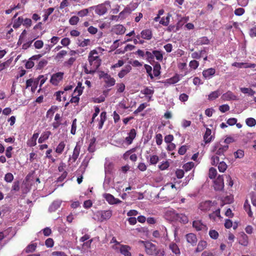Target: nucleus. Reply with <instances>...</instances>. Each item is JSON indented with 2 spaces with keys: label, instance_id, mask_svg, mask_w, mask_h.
I'll use <instances>...</instances> for the list:
<instances>
[{
  "label": "nucleus",
  "instance_id": "f257e3e1",
  "mask_svg": "<svg viewBox=\"0 0 256 256\" xmlns=\"http://www.w3.org/2000/svg\"><path fill=\"white\" fill-rule=\"evenodd\" d=\"M88 60L90 66L95 69H98L101 64L102 60L98 55V52L95 50L90 52Z\"/></svg>",
  "mask_w": 256,
  "mask_h": 256
},
{
  "label": "nucleus",
  "instance_id": "f03ea898",
  "mask_svg": "<svg viewBox=\"0 0 256 256\" xmlns=\"http://www.w3.org/2000/svg\"><path fill=\"white\" fill-rule=\"evenodd\" d=\"M106 5L110 6V2H106L104 4H98L96 6H91L90 8V9H94L96 13L101 16L106 14L108 10V8L106 7Z\"/></svg>",
  "mask_w": 256,
  "mask_h": 256
},
{
  "label": "nucleus",
  "instance_id": "7ed1b4c3",
  "mask_svg": "<svg viewBox=\"0 0 256 256\" xmlns=\"http://www.w3.org/2000/svg\"><path fill=\"white\" fill-rule=\"evenodd\" d=\"M144 247L146 252L149 255H153L156 252V246L150 242H144Z\"/></svg>",
  "mask_w": 256,
  "mask_h": 256
},
{
  "label": "nucleus",
  "instance_id": "20e7f679",
  "mask_svg": "<svg viewBox=\"0 0 256 256\" xmlns=\"http://www.w3.org/2000/svg\"><path fill=\"white\" fill-rule=\"evenodd\" d=\"M103 197L110 204H118L122 202L121 200L115 198L112 195L110 194H103Z\"/></svg>",
  "mask_w": 256,
  "mask_h": 256
},
{
  "label": "nucleus",
  "instance_id": "39448f33",
  "mask_svg": "<svg viewBox=\"0 0 256 256\" xmlns=\"http://www.w3.org/2000/svg\"><path fill=\"white\" fill-rule=\"evenodd\" d=\"M224 187L222 176H219L214 181V189L216 190H222Z\"/></svg>",
  "mask_w": 256,
  "mask_h": 256
},
{
  "label": "nucleus",
  "instance_id": "423d86ee",
  "mask_svg": "<svg viewBox=\"0 0 256 256\" xmlns=\"http://www.w3.org/2000/svg\"><path fill=\"white\" fill-rule=\"evenodd\" d=\"M63 75L64 73L61 72L54 74L50 78V82L53 84L57 85L60 80H62Z\"/></svg>",
  "mask_w": 256,
  "mask_h": 256
},
{
  "label": "nucleus",
  "instance_id": "0eeeda50",
  "mask_svg": "<svg viewBox=\"0 0 256 256\" xmlns=\"http://www.w3.org/2000/svg\"><path fill=\"white\" fill-rule=\"evenodd\" d=\"M186 241L188 243L190 244L192 246H194L197 243V238L196 234L190 233L186 236Z\"/></svg>",
  "mask_w": 256,
  "mask_h": 256
},
{
  "label": "nucleus",
  "instance_id": "6e6552de",
  "mask_svg": "<svg viewBox=\"0 0 256 256\" xmlns=\"http://www.w3.org/2000/svg\"><path fill=\"white\" fill-rule=\"evenodd\" d=\"M228 148V145H226L218 148V144H216L213 149V152H216V154L218 156L224 155V154L226 152Z\"/></svg>",
  "mask_w": 256,
  "mask_h": 256
},
{
  "label": "nucleus",
  "instance_id": "1a4fd4ad",
  "mask_svg": "<svg viewBox=\"0 0 256 256\" xmlns=\"http://www.w3.org/2000/svg\"><path fill=\"white\" fill-rule=\"evenodd\" d=\"M80 148V146L76 144L74 148L72 156H70L69 158L70 162H76L79 156Z\"/></svg>",
  "mask_w": 256,
  "mask_h": 256
},
{
  "label": "nucleus",
  "instance_id": "9d476101",
  "mask_svg": "<svg viewBox=\"0 0 256 256\" xmlns=\"http://www.w3.org/2000/svg\"><path fill=\"white\" fill-rule=\"evenodd\" d=\"M222 98L224 100H237V97L232 92L228 91L223 94Z\"/></svg>",
  "mask_w": 256,
  "mask_h": 256
},
{
  "label": "nucleus",
  "instance_id": "9b49d317",
  "mask_svg": "<svg viewBox=\"0 0 256 256\" xmlns=\"http://www.w3.org/2000/svg\"><path fill=\"white\" fill-rule=\"evenodd\" d=\"M100 213L102 221L110 219L112 216V211L110 210L101 211Z\"/></svg>",
  "mask_w": 256,
  "mask_h": 256
},
{
  "label": "nucleus",
  "instance_id": "f8f14e48",
  "mask_svg": "<svg viewBox=\"0 0 256 256\" xmlns=\"http://www.w3.org/2000/svg\"><path fill=\"white\" fill-rule=\"evenodd\" d=\"M136 130L135 129L132 128L128 133V136L126 138V141L128 144H130L132 143V140L136 138Z\"/></svg>",
  "mask_w": 256,
  "mask_h": 256
},
{
  "label": "nucleus",
  "instance_id": "ddd939ff",
  "mask_svg": "<svg viewBox=\"0 0 256 256\" xmlns=\"http://www.w3.org/2000/svg\"><path fill=\"white\" fill-rule=\"evenodd\" d=\"M102 74H104L103 78L105 80V82L108 86H112L114 84L115 80L114 78H111L110 75L104 72H102Z\"/></svg>",
  "mask_w": 256,
  "mask_h": 256
},
{
  "label": "nucleus",
  "instance_id": "4468645a",
  "mask_svg": "<svg viewBox=\"0 0 256 256\" xmlns=\"http://www.w3.org/2000/svg\"><path fill=\"white\" fill-rule=\"evenodd\" d=\"M192 226L197 230H201L206 228V226L200 220H194L193 222Z\"/></svg>",
  "mask_w": 256,
  "mask_h": 256
},
{
  "label": "nucleus",
  "instance_id": "2eb2a0df",
  "mask_svg": "<svg viewBox=\"0 0 256 256\" xmlns=\"http://www.w3.org/2000/svg\"><path fill=\"white\" fill-rule=\"evenodd\" d=\"M216 72V70L212 68H210L202 72L203 76L206 78H210Z\"/></svg>",
  "mask_w": 256,
  "mask_h": 256
},
{
  "label": "nucleus",
  "instance_id": "dca6fc26",
  "mask_svg": "<svg viewBox=\"0 0 256 256\" xmlns=\"http://www.w3.org/2000/svg\"><path fill=\"white\" fill-rule=\"evenodd\" d=\"M212 130L208 128H206V131L204 136V139L205 142V143H209L212 140V136H211Z\"/></svg>",
  "mask_w": 256,
  "mask_h": 256
},
{
  "label": "nucleus",
  "instance_id": "f3484780",
  "mask_svg": "<svg viewBox=\"0 0 256 256\" xmlns=\"http://www.w3.org/2000/svg\"><path fill=\"white\" fill-rule=\"evenodd\" d=\"M130 248L128 246L122 245L120 248V252L124 256H131V254L130 252Z\"/></svg>",
  "mask_w": 256,
  "mask_h": 256
},
{
  "label": "nucleus",
  "instance_id": "a211bd4d",
  "mask_svg": "<svg viewBox=\"0 0 256 256\" xmlns=\"http://www.w3.org/2000/svg\"><path fill=\"white\" fill-rule=\"evenodd\" d=\"M132 70V67L130 65L126 66L124 68H123L118 73V76L120 78H124L127 74H128Z\"/></svg>",
  "mask_w": 256,
  "mask_h": 256
},
{
  "label": "nucleus",
  "instance_id": "6ab92c4d",
  "mask_svg": "<svg viewBox=\"0 0 256 256\" xmlns=\"http://www.w3.org/2000/svg\"><path fill=\"white\" fill-rule=\"evenodd\" d=\"M142 37L146 40H150L152 38V31L150 30H144L141 32Z\"/></svg>",
  "mask_w": 256,
  "mask_h": 256
},
{
  "label": "nucleus",
  "instance_id": "aec40b11",
  "mask_svg": "<svg viewBox=\"0 0 256 256\" xmlns=\"http://www.w3.org/2000/svg\"><path fill=\"white\" fill-rule=\"evenodd\" d=\"M106 119V112H103L100 114V120L98 123V128L102 129L104 122Z\"/></svg>",
  "mask_w": 256,
  "mask_h": 256
},
{
  "label": "nucleus",
  "instance_id": "412c9836",
  "mask_svg": "<svg viewBox=\"0 0 256 256\" xmlns=\"http://www.w3.org/2000/svg\"><path fill=\"white\" fill-rule=\"evenodd\" d=\"M206 246L207 243L206 241L200 240L198 244V246L196 250V252H202L206 248Z\"/></svg>",
  "mask_w": 256,
  "mask_h": 256
},
{
  "label": "nucleus",
  "instance_id": "4be33fe9",
  "mask_svg": "<svg viewBox=\"0 0 256 256\" xmlns=\"http://www.w3.org/2000/svg\"><path fill=\"white\" fill-rule=\"evenodd\" d=\"M239 244L244 246H246L248 244V237L245 234H241Z\"/></svg>",
  "mask_w": 256,
  "mask_h": 256
},
{
  "label": "nucleus",
  "instance_id": "5701e85b",
  "mask_svg": "<svg viewBox=\"0 0 256 256\" xmlns=\"http://www.w3.org/2000/svg\"><path fill=\"white\" fill-rule=\"evenodd\" d=\"M39 134L38 133H35L33 134L32 138L28 142V144L30 146H34L36 143V140L38 137Z\"/></svg>",
  "mask_w": 256,
  "mask_h": 256
},
{
  "label": "nucleus",
  "instance_id": "b1692460",
  "mask_svg": "<svg viewBox=\"0 0 256 256\" xmlns=\"http://www.w3.org/2000/svg\"><path fill=\"white\" fill-rule=\"evenodd\" d=\"M141 92L146 96H149L148 98L149 100H150L152 96V95L154 93V90L150 89L146 87L144 88L143 90H142L141 91Z\"/></svg>",
  "mask_w": 256,
  "mask_h": 256
},
{
  "label": "nucleus",
  "instance_id": "393cba45",
  "mask_svg": "<svg viewBox=\"0 0 256 256\" xmlns=\"http://www.w3.org/2000/svg\"><path fill=\"white\" fill-rule=\"evenodd\" d=\"M210 201H206L204 202H202L200 204V208L201 210L206 211L210 210Z\"/></svg>",
  "mask_w": 256,
  "mask_h": 256
},
{
  "label": "nucleus",
  "instance_id": "a878e982",
  "mask_svg": "<svg viewBox=\"0 0 256 256\" xmlns=\"http://www.w3.org/2000/svg\"><path fill=\"white\" fill-rule=\"evenodd\" d=\"M61 202L58 200L54 201L50 206L49 210L50 212H54L60 206Z\"/></svg>",
  "mask_w": 256,
  "mask_h": 256
},
{
  "label": "nucleus",
  "instance_id": "bb28decb",
  "mask_svg": "<svg viewBox=\"0 0 256 256\" xmlns=\"http://www.w3.org/2000/svg\"><path fill=\"white\" fill-rule=\"evenodd\" d=\"M51 132L50 131L44 132L38 138V142L40 144L42 143L44 140L48 138Z\"/></svg>",
  "mask_w": 256,
  "mask_h": 256
},
{
  "label": "nucleus",
  "instance_id": "cd10ccee",
  "mask_svg": "<svg viewBox=\"0 0 256 256\" xmlns=\"http://www.w3.org/2000/svg\"><path fill=\"white\" fill-rule=\"evenodd\" d=\"M220 94V92L218 90L212 92L208 96V99L210 100H213L218 98Z\"/></svg>",
  "mask_w": 256,
  "mask_h": 256
},
{
  "label": "nucleus",
  "instance_id": "c85d7f7f",
  "mask_svg": "<svg viewBox=\"0 0 256 256\" xmlns=\"http://www.w3.org/2000/svg\"><path fill=\"white\" fill-rule=\"evenodd\" d=\"M244 208L246 211L248 212V214L249 216L252 217V212L250 208V206L248 202V200H246L244 202Z\"/></svg>",
  "mask_w": 256,
  "mask_h": 256
},
{
  "label": "nucleus",
  "instance_id": "c756f323",
  "mask_svg": "<svg viewBox=\"0 0 256 256\" xmlns=\"http://www.w3.org/2000/svg\"><path fill=\"white\" fill-rule=\"evenodd\" d=\"M176 218L184 224L187 223L188 221L187 216L182 214H176Z\"/></svg>",
  "mask_w": 256,
  "mask_h": 256
},
{
  "label": "nucleus",
  "instance_id": "7c9ffc66",
  "mask_svg": "<svg viewBox=\"0 0 256 256\" xmlns=\"http://www.w3.org/2000/svg\"><path fill=\"white\" fill-rule=\"evenodd\" d=\"M160 65L158 63L156 64L154 66L153 72L154 76H158L160 74Z\"/></svg>",
  "mask_w": 256,
  "mask_h": 256
},
{
  "label": "nucleus",
  "instance_id": "2f4dec72",
  "mask_svg": "<svg viewBox=\"0 0 256 256\" xmlns=\"http://www.w3.org/2000/svg\"><path fill=\"white\" fill-rule=\"evenodd\" d=\"M240 91L244 94H248L250 96H253L255 94V92L251 88H242Z\"/></svg>",
  "mask_w": 256,
  "mask_h": 256
},
{
  "label": "nucleus",
  "instance_id": "473e14b6",
  "mask_svg": "<svg viewBox=\"0 0 256 256\" xmlns=\"http://www.w3.org/2000/svg\"><path fill=\"white\" fill-rule=\"evenodd\" d=\"M227 167L226 164L223 161L218 163V169L220 172H224L226 170Z\"/></svg>",
  "mask_w": 256,
  "mask_h": 256
},
{
  "label": "nucleus",
  "instance_id": "72a5a7b5",
  "mask_svg": "<svg viewBox=\"0 0 256 256\" xmlns=\"http://www.w3.org/2000/svg\"><path fill=\"white\" fill-rule=\"evenodd\" d=\"M24 20L22 18L18 17L16 20L13 24V28H18L22 23Z\"/></svg>",
  "mask_w": 256,
  "mask_h": 256
},
{
  "label": "nucleus",
  "instance_id": "f704fd0d",
  "mask_svg": "<svg viewBox=\"0 0 256 256\" xmlns=\"http://www.w3.org/2000/svg\"><path fill=\"white\" fill-rule=\"evenodd\" d=\"M170 248L172 252L175 254H179L180 253V249L176 244H172L170 245Z\"/></svg>",
  "mask_w": 256,
  "mask_h": 256
},
{
  "label": "nucleus",
  "instance_id": "c9c22d12",
  "mask_svg": "<svg viewBox=\"0 0 256 256\" xmlns=\"http://www.w3.org/2000/svg\"><path fill=\"white\" fill-rule=\"evenodd\" d=\"M36 247V244H32L27 246L26 248V253L32 252L35 250Z\"/></svg>",
  "mask_w": 256,
  "mask_h": 256
},
{
  "label": "nucleus",
  "instance_id": "e433bc0d",
  "mask_svg": "<svg viewBox=\"0 0 256 256\" xmlns=\"http://www.w3.org/2000/svg\"><path fill=\"white\" fill-rule=\"evenodd\" d=\"M12 62V60H6V62H2L0 64V72H2L4 69L8 68L10 63Z\"/></svg>",
  "mask_w": 256,
  "mask_h": 256
},
{
  "label": "nucleus",
  "instance_id": "4c0bfd02",
  "mask_svg": "<svg viewBox=\"0 0 256 256\" xmlns=\"http://www.w3.org/2000/svg\"><path fill=\"white\" fill-rule=\"evenodd\" d=\"M54 10V8H48V9H47L46 10L44 14V21H46L48 20V16L52 13Z\"/></svg>",
  "mask_w": 256,
  "mask_h": 256
},
{
  "label": "nucleus",
  "instance_id": "58836bf2",
  "mask_svg": "<svg viewBox=\"0 0 256 256\" xmlns=\"http://www.w3.org/2000/svg\"><path fill=\"white\" fill-rule=\"evenodd\" d=\"M65 147V144L64 142H60L56 147V152L58 154H62L64 148Z\"/></svg>",
  "mask_w": 256,
  "mask_h": 256
},
{
  "label": "nucleus",
  "instance_id": "ea45409f",
  "mask_svg": "<svg viewBox=\"0 0 256 256\" xmlns=\"http://www.w3.org/2000/svg\"><path fill=\"white\" fill-rule=\"evenodd\" d=\"M246 122L248 126L252 127L256 125V120L254 118H250L246 120Z\"/></svg>",
  "mask_w": 256,
  "mask_h": 256
},
{
  "label": "nucleus",
  "instance_id": "a19ab883",
  "mask_svg": "<svg viewBox=\"0 0 256 256\" xmlns=\"http://www.w3.org/2000/svg\"><path fill=\"white\" fill-rule=\"evenodd\" d=\"M83 88L84 87H82V83L81 82H78V86L74 91V92H78V96H80L82 94Z\"/></svg>",
  "mask_w": 256,
  "mask_h": 256
},
{
  "label": "nucleus",
  "instance_id": "79ce46f5",
  "mask_svg": "<svg viewBox=\"0 0 256 256\" xmlns=\"http://www.w3.org/2000/svg\"><path fill=\"white\" fill-rule=\"evenodd\" d=\"M153 54H154V57H156L157 60H162L163 56L160 52L158 50H153Z\"/></svg>",
  "mask_w": 256,
  "mask_h": 256
},
{
  "label": "nucleus",
  "instance_id": "37998d69",
  "mask_svg": "<svg viewBox=\"0 0 256 256\" xmlns=\"http://www.w3.org/2000/svg\"><path fill=\"white\" fill-rule=\"evenodd\" d=\"M216 170L214 168H211L209 170V178L210 179H214L215 178L216 175Z\"/></svg>",
  "mask_w": 256,
  "mask_h": 256
},
{
  "label": "nucleus",
  "instance_id": "c03bdc74",
  "mask_svg": "<svg viewBox=\"0 0 256 256\" xmlns=\"http://www.w3.org/2000/svg\"><path fill=\"white\" fill-rule=\"evenodd\" d=\"M179 81L178 76L176 75L172 78L167 80V82L169 84H174Z\"/></svg>",
  "mask_w": 256,
  "mask_h": 256
},
{
  "label": "nucleus",
  "instance_id": "a18cd8bd",
  "mask_svg": "<svg viewBox=\"0 0 256 256\" xmlns=\"http://www.w3.org/2000/svg\"><path fill=\"white\" fill-rule=\"evenodd\" d=\"M67 54V52L66 50H61L57 54L56 58L58 60V61L60 60L64 56Z\"/></svg>",
  "mask_w": 256,
  "mask_h": 256
},
{
  "label": "nucleus",
  "instance_id": "49530a36",
  "mask_svg": "<svg viewBox=\"0 0 256 256\" xmlns=\"http://www.w3.org/2000/svg\"><path fill=\"white\" fill-rule=\"evenodd\" d=\"M159 158L158 156L156 155H153L150 156V162L151 164H156L158 161Z\"/></svg>",
  "mask_w": 256,
  "mask_h": 256
},
{
  "label": "nucleus",
  "instance_id": "de8ad7c7",
  "mask_svg": "<svg viewBox=\"0 0 256 256\" xmlns=\"http://www.w3.org/2000/svg\"><path fill=\"white\" fill-rule=\"evenodd\" d=\"M90 39H84L83 41L80 42L78 43L79 46L84 47L90 44Z\"/></svg>",
  "mask_w": 256,
  "mask_h": 256
},
{
  "label": "nucleus",
  "instance_id": "09e8293b",
  "mask_svg": "<svg viewBox=\"0 0 256 256\" xmlns=\"http://www.w3.org/2000/svg\"><path fill=\"white\" fill-rule=\"evenodd\" d=\"M79 21V18L76 16H72L69 20V22L71 25H76Z\"/></svg>",
  "mask_w": 256,
  "mask_h": 256
},
{
  "label": "nucleus",
  "instance_id": "8fccbe9b",
  "mask_svg": "<svg viewBox=\"0 0 256 256\" xmlns=\"http://www.w3.org/2000/svg\"><path fill=\"white\" fill-rule=\"evenodd\" d=\"M234 155L236 158H241L244 156V152L241 150H238L234 153Z\"/></svg>",
  "mask_w": 256,
  "mask_h": 256
},
{
  "label": "nucleus",
  "instance_id": "3c124183",
  "mask_svg": "<svg viewBox=\"0 0 256 256\" xmlns=\"http://www.w3.org/2000/svg\"><path fill=\"white\" fill-rule=\"evenodd\" d=\"M48 64V61L46 60H42L38 62L37 66V69L40 70L43 68Z\"/></svg>",
  "mask_w": 256,
  "mask_h": 256
},
{
  "label": "nucleus",
  "instance_id": "603ef678",
  "mask_svg": "<svg viewBox=\"0 0 256 256\" xmlns=\"http://www.w3.org/2000/svg\"><path fill=\"white\" fill-rule=\"evenodd\" d=\"M14 179V176L11 173H7L4 176V180L8 182H10Z\"/></svg>",
  "mask_w": 256,
  "mask_h": 256
},
{
  "label": "nucleus",
  "instance_id": "864d4df0",
  "mask_svg": "<svg viewBox=\"0 0 256 256\" xmlns=\"http://www.w3.org/2000/svg\"><path fill=\"white\" fill-rule=\"evenodd\" d=\"M209 235L210 237L213 239H216L218 238V234L215 230H210L209 232Z\"/></svg>",
  "mask_w": 256,
  "mask_h": 256
},
{
  "label": "nucleus",
  "instance_id": "5fc2aeb1",
  "mask_svg": "<svg viewBox=\"0 0 256 256\" xmlns=\"http://www.w3.org/2000/svg\"><path fill=\"white\" fill-rule=\"evenodd\" d=\"M194 166V164L192 162H188L184 164L183 168L186 170L188 171L191 170Z\"/></svg>",
  "mask_w": 256,
  "mask_h": 256
},
{
  "label": "nucleus",
  "instance_id": "6e6d98bb",
  "mask_svg": "<svg viewBox=\"0 0 256 256\" xmlns=\"http://www.w3.org/2000/svg\"><path fill=\"white\" fill-rule=\"evenodd\" d=\"M44 46V42L41 40H38L35 42L34 46L36 48L40 49L41 48Z\"/></svg>",
  "mask_w": 256,
  "mask_h": 256
},
{
  "label": "nucleus",
  "instance_id": "4d7b16f0",
  "mask_svg": "<svg viewBox=\"0 0 256 256\" xmlns=\"http://www.w3.org/2000/svg\"><path fill=\"white\" fill-rule=\"evenodd\" d=\"M204 51L202 50L200 52H194L192 54V57L193 58L199 59L202 56Z\"/></svg>",
  "mask_w": 256,
  "mask_h": 256
},
{
  "label": "nucleus",
  "instance_id": "13d9d810",
  "mask_svg": "<svg viewBox=\"0 0 256 256\" xmlns=\"http://www.w3.org/2000/svg\"><path fill=\"white\" fill-rule=\"evenodd\" d=\"M156 142L158 145H160L162 141V136L160 134H156Z\"/></svg>",
  "mask_w": 256,
  "mask_h": 256
},
{
  "label": "nucleus",
  "instance_id": "bf43d9fd",
  "mask_svg": "<svg viewBox=\"0 0 256 256\" xmlns=\"http://www.w3.org/2000/svg\"><path fill=\"white\" fill-rule=\"evenodd\" d=\"M54 240L51 238H48L45 242V244L48 248H52L54 246Z\"/></svg>",
  "mask_w": 256,
  "mask_h": 256
},
{
  "label": "nucleus",
  "instance_id": "052dcab7",
  "mask_svg": "<svg viewBox=\"0 0 256 256\" xmlns=\"http://www.w3.org/2000/svg\"><path fill=\"white\" fill-rule=\"evenodd\" d=\"M230 110V107L228 104H223L219 107V110L222 112H225Z\"/></svg>",
  "mask_w": 256,
  "mask_h": 256
},
{
  "label": "nucleus",
  "instance_id": "680f3d73",
  "mask_svg": "<svg viewBox=\"0 0 256 256\" xmlns=\"http://www.w3.org/2000/svg\"><path fill=\"white\" fill-rule=\"evenodd\" d=\"M199 65V63L196 60H193L190 62V66L194 69H196Z\"/></svg>",
  "mask_w": 256,
  "mask_h": 256
},
{
  "label": "nucleus",
  "instance_id": "e2e57ef3",
  "mask_svg": "<svg viewBox=\"0 0 256 256\" xmlns=\"http://www.w3.org/2000/svg\"><path fill=\"white\" fill-rule=\"evenodd\" d=\"M12 190L15 192H18L20 190V182L18 181H16L14 182Z\"/></svg>",
  "mask_w": 256,
  "mask_h": 256
},
{
  "label": "nucleus",
  "instance_id": "0e129e2a",
  "mask_svg": "<svg viewBox=\"0 0 256 256\" xmlns=\"http://www.w3.org/2000/svg\"><path fill=\"white\" fill-rule=\"evenodd\" d=\"M88 13V9L86 8V9H84L82 10L79 11L78 12V14L81 17H82L85 16H86Z\"/></svg>",
  "mask_w": 256,
  "mask_h": 256
},
{
  "label": "nucleus",
  "instance_id": "69168bd1",
  "mask_svg": "<svg viewBox=\"0 0 256 256\" xmlns=\"http://www.w3.org/2000/svg\"><path fill=\"white\" fill-rule=\"evenodd\" d=\"M220 161L219 157L217 156H213L212 157V164L215 166L218 164Z\"/></svg>",
  "mask_w": 256,
  "mask_h": 256
},
{
  "label": "nucleus",
  "instance_id": "338daca9",
  "mask_svg": "<svg viewBox=\"0 0 256 256\" xmlns=\"http://www.w3.org/2000/svg\"><path fill=\"white\" fill-rule=\"evenodd\" d=\"M176 174L178 178H182L184 175V172L182 170H177L176 172Z\"/></svg>",
  "mask_w": 256,
  "mask_h": 256
},
{
  "label": "nucleus",
  "instance_id": "774afa93",
  "mask_svg": "<svg viewBox=\"0 0 256 256\" xmlns=\"http://www.w3.org/2000/svg\"><path fill=\"white\" fill-rule=\"evenodd\" d=\"M160 23L164 26H167L169 23V18L166 17V18H162L160 21Z\"/></svg>",
  "mask_w": 256,
  "mask_h": 256
}]
</instances>
